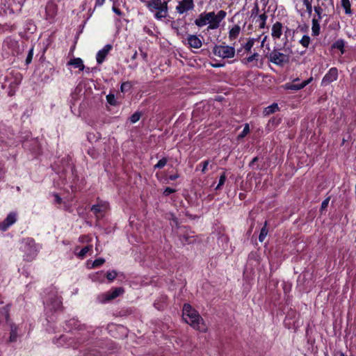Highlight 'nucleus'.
I'll return each mask as SVG.
<instances>
[{
    "label": "nucleus",
    "mask_w": 356,
    "mask_h": 356,
    "mask_svg": "<svg viewBox=\"0 0 356 356\" xmlns=\"http://www.w3.org/2000/svg\"><path fill=\"white\" fill-rule=\"evenodd\" d=\"M33 56V48H31L28 53L26 58V64L29 65L31 63Z\"/></svg>",
    "instance_id": "obj_38"
},
{
    "label": "nucleus",
    "mask_w": 356,
    "mask_h": 356,
    "mask_svg": "<svg viewBox=\"0 0 356 356\" xmlns=\"http://www.w3.org/2000/svg\"><path fill=\"white\" fill-rule=\"evenodd\" d=\"M226 12L224 10H220L216 15L213 12L212 21L210 22V24L207 27V29H216L219 27L221 21L226 17Z\"/></svg>",
    "instance_id": "obj_7"
},
{
    "label": "nucleus",
    "mask_w": 356,
    "mask_h": 356,
    "mask_svg": "<svg viewBox=\"0 0 356 356\" xmlns=\"http://www.w3.org/2000/svg\"><path fill=\"white\" fill-rule=\"evenodd\" d=\"M98 277L94 278V280H97Z\"/></svg>",
    "instance_id": "obj_62"
},
{
    "label": "nucleus",
    "mask_w": 356,
    "mask_h": 356,
    "mask_svg": "<svg viewBox=\"0 0 356 356\" xmlns=\"http://www.w3.org/2000/svg\"><path fill=\"white\" fill-rule=\"evenodd\" d=\"M254 44V38H250L248 42L244 44L243 48L248 52H250Z\"/></svg>",
    "instance_id": "obj_26"
},
{
    "label": "nucleus",
    "mask_w": 356,
    "mask_h": 356,
    "mask_svg": "<svg viewBox=\"0 0 356 356\" xmlns=\"http://www.w3.org/2000/svg\"><path fill=\"white\" fill-rule=\"evenodd\" d=\"M225 180H226V175H225V173L224 172L220 175L218 184L216 187V190L219 189L225 184Z\"/></svg>",
    "instance_id": "obj_36"
},
{
    "label": "nucleus",
    "mask_w": 356,
    "mask_h": 356,
    "mask_svg": "<svg viewBox=\"0 0 356 356\" xmlns=\"http://www.w3.org/2000/svg\"><path fill=\"white\" fill-rule=\"evenodd\" d=\"M341 6L345 10V13L346 15H351L352 14V10L350 8L351 4L349 0H341Z\"/></svg>",
    "instance_id": "obj_22"
},
{
    "label": "nucleus",
    "mask_w": 356,
    "mask_h": 356,
    "mask_svg": "<svg viewBox=\"0 0 356 356\" xmlns=\"http://www.w3.org/2000/svg\"><path fill=\"white\" fill-rule=\"evenodd\" d=\"M132 87V84L129 81H126L122 83L120 90L122 92L129 91Z\"/></svg>",
    "instance_id": "obj_28"
},
{
    "label": "nucleus",
    "mask_w": 356,
    "mask_h": 356,
    "mask_svg": "<svg viewBox=\"0 0 356 356\" xmlns=\"http://www.w3.org/2000/svg\"><path fill=\"white\" fill-rule=\"evenodd\" d=\"M98 275H101L102 277H104V273H103V272H102V271H101V272H99V273H97V276H98Z\"/></svg>",
    "instance_id": "obj_57"
},
{
    "label": "nucleus",
    "mask_w": 356,
    "mask_h": 356,
    "mask_svg": "<svg viewBox=\"0 0 356 356\" xmlns=\"http://www.w3.org/2000/svg\"><path fill=\"white\" fill-rule=\"evenodd\" d=\"M54 197L55 203L60 204L62 202V199L58 194H56V193L54 194Z\"/></svg>",
    "instance_id": "obj_48"
},
{
    "label": "nucleus",
    "mask_w": 356,
    "mask_h": 356,
    "mask_svg": "<svg viewBox=\"0 0 356 356\" xmlns=\"http://www.w3.org/2000/svg\"><path fill=\"white\" fill-rule=\"evenodd\" d=\"M330 200V197H327L326 199H325L322 203L321 207V210L323 211L325 209L329 204V202Z\"/></svg>",
    "instance_id": "obj_41"
},
{
    "label": "nucleus",
    "mask_w": 356,
    "mask_h": 356,
    "mask_svg": "<svg viewBox=\"0 0 356 356\" xmlns=\"http://www.w3.org/2000/svg\"><path fill=\"white\" fill-rule=\"evenodd\" d=\"M143 31L145 33H146L147 34L149 35H154V33L153 31L151 30V29L147 26H145L143 27Z\"/></svg>",
    "instance_id": "obj_47"
},
{
    "label": "nucleus",
    "mask_w": 356,
    "mask_h": 356,
    "mask_svg": "<svg viewBox=\"0 0 356 356\" xmlns=\"http://www.w3.org/2000/svg\"><path fill=\"white\" fill-rule=\"evenodd\" d=\"M113 10L118 15H119V16L122 15V12H121V10L119 8H117L115 7H113Z\"/></svg>",
    "instance_id": "obj_50"
},
{
    "label": "nucleus",
    "mask_w": 356,
    "mask_h": 356,
    "mask_svg": "<svg viewBox=\"0 0 356 356\" xmlns=\"http://www.w3.org/2000/svg\"><path fill=\"white\" fill-rule=\"evenodd\" d=\"M213 15V12L206 13L204 12L201 13L198 18L195 20V24L198 27H202L205 26L207 23L210 24V22L212 21V17Z\"/></svg>",
    "instance_id": "obj_9"
},
{
    "label": "nucleus",
    "mask_w": 356,
    "mask_h": 356,
    "mask_svg": "<svg viewBox=\"0 0 356 356\" xmlns=\"http://www.w3.org/2000/svg\"><path fill=\"white\" fill-rule=\"evenodd\" d=\"M224 66H225V63H221L212 64V67H222Z\"/></svg>",
    "instance_id": "obj_52"
},
{
    "label": "nucleus",
    "mask_w": 356,
    "mask_h": 356,
    "mask_svg": "<svg viewBox=\"0 0 356 356\" xmlns=\"http://www.w3.org/2000/svg\"><path fill=\"white\" fill-rule=\"evenodd\" d=\"M303 5L306 7L307 12L309 15L312 14V3L309 0H302Z\"/></svg>",
    "instance_id": "obj_32"
},
{
    "label": "nucleus",
    "mask_w": 356,
    "mask_h": 356,
    "mask_svg": "<svg viewBox=\"0 0 356 356\" xmlns=\"http://www.w3.org/2000/svg\"><path fill=\"white\" fill-rule=\"evenodd\" d=\"M67 65L74 66L75 68H79L80 71L85 69L83 60L80 58H75L68 61Z\"/></svg>",
    "instance_id": "obj_16"
},
{
    "label": "nucleus",
    "mask_w": 356,
    "mask_h": 356,
    "mask_svg": "<svg viewBox=\"0 0 356 356\" xmlns=\"http://www.w3.org/2000/svg\"><path fill=\"white\" fill-rule=\"evenodd\" d=\"M137 56H138V53H137V51H135L134 54H133V56H131V59H132V60H135V59H136Z\"/></svg>",
    "instance_id": "obj_55"
},
{
    "label": "nucleus",
    "mask_w": 356,
    "mask_h": 356,
    "mask_svg": "<svg viewBox=\"0 0 356 356\" xmlns=\"http://www.w3.org/2000/svg\"><path fill=\"white\" fill-rule=\"evenodd\" d=\"M141 117V113L140 112H135L134 114H132L130 118H129V121L134 124L137 122Z\"/></svg>",
    "instance_id": "obj_27"
},
{
    "label": "nucleus",
    "mask_w": 356,
    "mask_h": 356,
    "mask_svg": "<svg viewBox=\"0 0 356 356\" xmlns=\"http://www.w3.org/2000/svg\"><path fill=\"white\" fill-rule=\"evenodd\" d=\"M183 318L195 330L200 331L205 330L203 319L199 313L189 304H185L183 307Z\"/></svg>",
    "instance_id": "obj_1"
},
{
    "label": "nucleus",
    "mask_w": 356,
    "mask_h": 356,
    "mask_svg": "<svg viewBox=\"0 0 356 356\" xmlns=\"http://www.w3.org/2000/svg\"><path fill=\"white\" fill-rule=\"evenodd\" d=\"M266 225H267V222H265L264 226L261 228V229L260 231V234L259 236V241L260 242H263L264 241L266 236H267L268 229L266 228Z\"/></svg>",
    "instance_id": "obj_25"
},
{
    "label": "nucleus",
    "mask_w": 356,
    "mask_h": 356,
    "mask_svg": "<svg viewBox=\"0 0 356 356\" xmlns=\"http://www.w3.org/2000/svg\"><path fill=\"white\" fill-rule=\"evenodd\" d=\"M339 356H345L343 353H339Z\"/></svg>",
    "instance_id": "obj_58"
},
{
    "label": "nucleus",
    "mask_w": 356,
    "mask_h": 356,
    "mask_svg": "<svg viewBox=\"0 0 356 356\" xmlns=\"http://www.w3.org/2000/svg\"><path fill=\"white\" fill-rule=\"evenodd\" d=\"M259 6H258V4L257 3H254V8H252V11H251V17H257L258 16V14H259Z\"/></svg>",
    "instance_id": "obj_39"
},
{
    "label": "nucleus",
    "mask_w": 356,
    "mask_h": 356,
    "mask_svg": "<svg viewBox=\"0 0 356 356\" xmlns=\"http://www.w3.org/2000/svg\"><path fill=\"white\" fill-rule=\"evenodd\" d=\"M117 277V273L115 270L109 271L106 273V278L109 282L113 281Z\"/></svg>",
    "instance_id": "obj_34"
},
{
    "label": "nucleus",
    "mask_w": 356,
    "mask_h": 356,
    "mask_svg": "<svg viewBox=\"0 0 356 356\" xmlns=\"http://www.w3.org/2000/svg\"><path fill=\"white\" fill-rule=\"evenodd\" d=\"M22 249L28 261L33 259L37 255L38 249L34 240L31 238H27L25 241Z\"/></svg>",
    "instance_id": "obj_5"
},
{
    "label": "nucleus",
    "mask_w": 356,
    "mask_h": 356,
    "mask_svg": "<svg viewBox=\"0 0 356 356\" xmlns=\"http://www.w3.org/2000/svg\"><path fill=\"white\" fill-rule=\"evenodd\" d=\"M209 163V161L207 160L201 163V165H202V172L203 173H205L207 169V166Z\"/></svg>",
    "instance_id": "obj_45"
},
{
    "label": "nucleus",
    "mask_w": 356,
    "mask_h": 356,
    "mask_svg": "<svg viewBox=\"0 0 356 356\" xmlns=\"http://www.w3.org/2000/svg\"><path fill=\"white\" fill-rule=\"evenodd\" d=\"M124 292L122 287H117L111 289L106 293V300H111L120 296Z\"/></svg>",
    "instance_id": "obj_14"
},
{
    "label": "nucleus",
    "mask_w": 356,
    "mask_h": 356,
    "mask_svg": "<svg viewBox=\"0 0 356 356\" xmlns=\"http://www.w3.org/2000/svg\"><path fill=\"white\" fill-rule=\"evenodd\" d=\"M278 110H279V107H278L277 104L273 103L264 109V113L265 115H269L272 113H275Z\"/></svg>",
    "instance_id": "obj_21"
},
{
    "label": "nucleus",
    "mask_w": 356,
    "mask_h": 356,
    "mask_svg": "<svg viewBox=\"0 0 356 356\" xmlns=\"http://www.w3.org/2000/svg\"><path fill=\"white\" fill-rule=\"evenodd\" d=\"M338 78V70L336 67H332L323 76L321 85L327 86L332 82L336 81Z\"/></svg>",
    "instance_id": "obj_8"
},
{
    "label": "nucleus",
    "mask_w": 356,
    "mask_h": 356,
    "mask_svg": "<svg viewBox=\"0 0 356 356\" xmlns=\"http://www.w3.org/2000/svg\"><path fill=\"white\" fill-rule=\"evenodd\" d=\"M175 191H176V190H175V189H173V188H170V187H167V188L164 190V191H163V194L164 195H165V196H168V195H169L170 194L175 193Z\"/></svg>",
    "instance_id": "obj_43"
},
{
    "label": "nucleus",
    "mask_w": 356,
    "mask_h": 356,
    "mask_svg": "<svg viewBox=\"0 0 356 356\" xmlns=\"http://www.w3.org/2000/svg\"><path fill=\"white\" fill-rule=\"evenodd\" d=\"M62 305V301L59 297H54L49 303L47 304V307L50 309L56 311L60 308Z\"/></svg>",
    "instance_id": "obj_17"
},
{
    "label": "nucleus",
    "mask_w": 356,
    "mask_h": 356,
    "mask_svg": "<svg viewBox=\"0 0 356 356\" xmlns=\"http://www.w3.org/2000/svg\"><path fill=\"white\" fill-rule=\"evenodd\" d=\"M188 45L192 48L199 49L202 47V40L195 35H189L187 37Z\"/></svg>",
    "instance_id": "obj_15"
},
{
    "label": "nucleus",
    "mask_w": 356,
    "mask_h": 356,
    "mask_svg": "<svg viewBox=\"0 0 356 356\" xmlns=\"http://www.w3.org/2000/svg\"><path fill=\"white\" fill-rule=\"evenodd\" d=\"M319 19H316V17L312 19V32L314 36H317L320 34V24Z\"/></svg>",
    "instance_id": "obj_19"
},
{
    "label": "nucleus",
    "mask_w": 356,
    "mask_h": 356,
    "mask_svg": "<svg viewBox=\"0 0 356 356\" xmlns=\"http://www.w3.org/2000/svg\"><path fill=\"white\" fill-rule=\"evenodd\" d=\"M0 313L1 314L2 316H4V318L6 321L8 320L9 315H8V309L6 307L1 308Z\"/></svg>",
    "instance_id": "obj_42"
},
{
    "label": "nucleus",
    "mask_w": 356,
    "mask_h": 356,
    "mask_svg": "<svg viewBox=\"0 0 356 356\" xmlns=\"http://www.w3.org/2000/svg\"><path fill=\"white\" fill-rule=\"evenodd\" d=\"M314 11L317 15L316 17V19L321 20L323 17L322 13H323V8L320 6H314Z\"/></svg>",
    "instance_id": "obj_30"
},
{
    "label": "nucleus",
    "mask_w": 356,
    "mask_h": 356,
    "mask_svg": "<svg viewBox=\"0 0 356 356\" xmlns=\"http://www.w3.org/2000/svg\"><path fill=\"white\" fill-rule=\"evenodd\" d=\"M250 131L249 124H245L242 132L238 135V138H244Z\"/></svg>",
    "instance_id": "obj_33"
},
{
    "label": "nucleus",
    "mask_w": 356,
    "mask_h": 356,
    "mask_svg": "<svg viewBox=\"0 0 356 356\" xmlns=\"http://www.w3.org/2000/svg\"><path fill=\"white\" fill-rule=\"evenodd\" d=\"M259 38H254V42H255L256 41H258V40H259Z\"/></svg>",
    "instance_id": "obj_59"
},
{
    "label": "nucleus",
    "mask_w": 356,
    "mask_h": 356,
    "mask_svg": "<svg viewBox=\"0 0 356 356\" xmlns=\"http://www.w3.org/2000/svg\"><path fill=\"white\" fill-rule=\"evenodd\" d=\"M92 245L85 246L80 250V252L79 253H77V254H76L77 257L81 259H83L86 255V254L88 252H89L90 251L92 250Z\"/></svg>",
    "instance_id": "obj_23"
},
{
    "label": "nucleus",
    "mask_w": 356,
    "mask_h": 356,
    "mask_svg": "<svg viewBox=\"0 0 356 356\" xmlns=\"http://www.w3.org/2000/svg\"><path fill=\"white\" fill-rule=\"evenodd\" d=\"M266 39H267V36L266 35V36L263 38V40H262V41H261V47H264V42H266Z\"/></svg>",
    "instance_id": "obj_56"
},
{
    "label": "nucleus",
    "mask_w": 356,
    "mask_h": 356,
    "mask_svg": "<svg viewBox=\"0 0 356 356\" xmlns=\"http://www.w3.org/2000/svg\"><path fill=\"white\" fill-rule=\"evenodd\" d=\"M336 47H337V48H338V49H341V48H343V42H339V41H338V42H337V43H336Z\"/></svg>",
    "instance_id": "obj_54"
},
{
    "label": "nucleus",
    "mask_w": 356,
    "mask_h": 356,
    "mask_svg": "<svg viewBox=\"0 0 356 356\" xmlns=\"http://www.w3.org/2000/svg\"><path fill=\"white\" fill-rule=\"evenodd\" d=\"M300 43L304 47H308L309 43H310V38L307 35H305L302 36V39L300 40Z\"/></svg>",
    "instance_id": "obj_29"
},
{
    "label": "nucleus",
    "mask_w": 356,
    "mask_h": 356,
    "mask_svg": "<svg viewBox=\"0 0 356 356\" xmlns=\"http://www.w3.org/2000/svg\"><path fill=\"white\" fill-rule=\"evenodd\" d=\"M258 159H258V157H257V156L254 157V158L252 160V161L250 162V167H252V168H255V169H259V167L258 165H257V167H254V165H255V163L258 161Z\"/></svg>",
    "instance_id": "obj_46"
},
{
    "label": "nucleus",
    "mask_w": 356,
    "mask_h": 356,
    "mask_svg": "<svg viewBox=\"0 0 356 356\" xmlns=\"http://www.w3.org/2000/svg\"><path fill=\"white\" fill-rule=\"evenodd\" d=\"M266 19L267 15L265 13L261 14L257 16L255 22L256 23L258 24L259 29L265 28Z\"/></svg>",
    "instance_id": "obj_20"
},
{
    "label": "nucleus",
    "mask_w": 356,
    "mask_h": 356,
    "mask_svg": "<svg viewBox=\"0 0 356 356\" xmlns=\"http://www.w3.org/2000/svg\"><path fill=\"white\" fill-rule=\"evenodd\" d=\"M140 55L142 56V58H143V60H145V61L147 60V54L145 51H143L142 50H140Z\"/></svg>",
    "instance_id": "obj_51"
},
{
    "label": "nucleus",
    "mask_w": 356,
    "mask_h": 356,
    "mask_svg": "<svg viewBox=\"0 0 356 356\" xmlns=\"http://www.w3.org/2000/svg\"><path fill=\"white\" fill-rule=\"evenodd\" d=\"M104 262H105V259L103 258L97 259L93 261V263L92 264V268L99 267V266H102Z\"/></svg>",
    "instance_id": "obj_35"
},
{
    "label": "nucleus",
    "mask_w": 356,
    "mask_h": 356,
    "mask_svg": "<svg viewBox=\"0 0 356 356\" xmlns=\"http://www.w3.org/2000/svg\"><path fill=\"white\" fill-rule=\"evenodd\" d=\"M289 56L281 53L278 49H274L268 56V60L278 66H283L289 62Z\"/></svg>",
    "instance_id": "obj_4"
},
{
    "label": "nucleus",
    "mask_w": 356,
    "mask_h": 356,
    "mask_svg": "<svg viewBox=\"0 0 356 356\" xmlns=\"http://www.w3.org/2000/svg\"><path fill=\"white\" fill-rule=\"evenodd\" d=\"M241 32V27L238 25H234L229 32V38L230 40L236 39Z\"/></svg>",
    "instance_id": "obj_18"
},
{
    "label": "nucleus",
    "mask_w": 356,
    "mask_h": 356,
    "mask_svg": "<svg viewBox=\"0 0 356 356\" xmlns=\"http://www.w3.org/2000/svg\"><path fill=\"white\" fill-rule=\"evenodd\" d=\"M113 47L111 44H106L103 49H100L96 56L97 62L98 64H102L105 60L106 57L112 49Z\"/></svg>",
    "instance_id": "obj_12"
},
{
    "label": "nucleus",
    "mask_w": 356,
    "mask_h": 356,
    "mask_svg": "<svg viewBox=\"0 0 356 356\" xmlns=\"http://www.w3.org/2000/svg\"><path fill=\"white\" fill-rule=\"evenodd\" d=\"M147 7L151 12H154L156 19L165 18L168 14V2L162 0H149L147 1Z\"/></svg>",
    "instance_id": "obj_2"
},
{
    "label": "nucleus",
    "mask_w": 356,
    "mask_h": 356,
    "mask_svg": "<svg viewBox=\"0 0 356 356\" xmlns=\"http://www.w3.org/2000/svg\"><path fill=\"white\" fill-rule=\"evenodd\" d=\"M102 206L99 205V204H95V205H92L90 210L95 213V214H97L100 212L102 211Z\"/></svg>",
    "instance_id": "obj_40"
},
{
    "label": "nucleus",
    "mask_w": 356,
    "mask_h": 356,
    "mask_svg": "<svg viewBox=\"0 0 356 356\" xmlns=\"http://www.w3.org/2000/svg\"><path fill=\"white\" fill-rule=\"evenodd\" d=\"M167 162V158H163L158 161V163L154 166V168L161 169L166 165Z\"/></svg>",
    "instance_id": "obj_31"
},
{
    "label": "nucleus",
    "mask_w": 356,
    "mask_h": 356,
    "mask_svg": "<svg viewBox=\"0 0 356 356\" xmlns=\"http://www.w3.org/2000/svg\"><path fill=\"white\" fill-rule=\"evenodd\" d=\"M105 2V0H96L95 6H102Z\"/></svg>",
    "instance_id": "obj_49"
},
{
    "label": "nucleus",
    "mask_w": 356,
    "mask_h": 356,
    "mask_svg": "<svg viewBox=\"0 0 356 356\" xmlns=\"http://www.w3.org/2000/svg\"><path fill=\"white\" fill-rule=\"evenodd\" d=\"M140 1H143V2H145L146 3H147V0H140Z\"/></svg>",
    "instance_id": "obj_60"
},
{
    "label": "nucleus",
    "mask_w": 356,
    "mask_h": 356,
    "mask_svg": "<svg viewBox=\"0 0 356 356\" xmlns=\"http://www.w3.org/2000/svg\"><path fill=\"white\" fill-rule=\"evenodd\" d=\"M282 24L280 22H277L273 24L271 29V35L274 40L280 39L282 35Z\"/></svg>",
    "instance_id": "obj_13"
},
{
    "label": "nucleus",
    "mask_w": 356,
    "mask_h": 356,
    "mask_svg": "<svg viewBox=\"0 0 356 356\" xmlns=\"http://www.w3.org/2000/svg\"><path fill=\"white\" fill-rule=\"evenodd\" d=\"M259 54L258 53H254L250 56L245 58L246 63H251L254 60H258Z\"/></svg>",
    "instance_id": "obj_37"
},
{
    "label": "nucleus",
    "mask_w": 356,
    "mask_h": 356,
    "mask_svg": "<svg viewBox=\"0 0 356 356\" xmlns=\"http://www.w3.org/2000/svg\"><path fill=\"white\" fill-rule=\"evenodd\" d=\"M17 338V327L15 325L11 326V330H10V334L9 338L10 342H15L16 341Z\"/></svg>",
    "instance_id": "obj_24"
},
{
    "label": "nucleus",
    "mask_w": 356,
    "mask_h": 356,
    "mask_svg": "<svg viewBox=\"0 0 356 356\" xmlns=\"http://www.w3.org/2000/svg\"><path fill=\"white\" fill-rule=\"evenodd\" d=\"M312 78H309L307 80H305L301 83L298 84L294 83H286L282 86V88L285 90H299L307 86L312 81Z\"/></svg>",
    "instance_id": "obj_11"
},
{
    "label": "nucleus",
    "mask_w": 356,
    "mask_h": 356,
    "mask_svg": "<svg viewBox=\"0 0 356 356\" xmlns=\"http://www.w3.org/2000/svg\"><path fill=\"white\" fill-rule=\"evenodd\" d=\"M298 81V79H294L293 81Z\"/></svg>",
    "instance_id": "obj_61"
},
{
    "label": "nucleus",
    "mask_w": 356,
    "mask_h": 356,
    "mask_svg": "<svg viewBox=\"0 0 356 356\" xmlns=\"http://www.w3.org/2000/svg\"><path fill=\"white\" fill-rule=\"evenodd\" d=\"M214 55L225 58H232L235 56V49L234 47L219 44L215 45L213 49Z\"/></svg>",
    "instance_id": "obj_3"
},
{
    "label": "nucleus",
    "mask_w": 356,
    "mask_h": 356,
    "mask_svg": "<svg viewBox=\"0 0 356 356\" xmlns=\"http://www.w3.org/2000/svg\"><path fill=\"white\" fill-rule=\"evenodd\" d=\"M194 7L193 0H181L179 2L175 9L179 14H183L189 10H193Z\"/></svg>",
    "instance_id": "obj_6"
},
{
    "label": "nucleus",
    "mask_w": 356,
    "mask_h": 356,
    "mask_svg": "<svg viewBox=\"0 0 356 356\" xmlns=\"http://www.w3.org/2000/svg\"><path fill=\"white\" fill-rule=\"evenodd\" d=\"M17 220V215L15 213H10L6 219L0 222V229L2 231L6 230L10 226L13 225Z\"/></svg>",
    "instance_id": "obj_10"
},
{
    "label": "nucleus",
    "mask_w": 356,
    "mask_h": 356,
    "mask_svg": "<svg viewBox=\"0 0 356 356\" xmlns=\"http://www.w3.org/2000/svg\"><path fill=\"white\" fill-rule=\"evenodd\" d=\"M179 177V175L178 174H175V175H171L169 176V179L172 181H174L175 179H177V178Z\"/></svg>",
    "instance_id": "obj_53"
},
{
    "label": "nucleus",
    "mask_w": 356,
    "mask_h": 356,
    "mask_svg": "<svg viewBox=\"0 0 356 356\" xmlns=\"http://www.w3.org/2000/svg\"><path fill=\"white\" fill-rule=\"evenodd\" d=\"M106 99H107V101L108 102L111 104V105H114L115 104V97L113 95H108L106 96Z\"/></svg>",
    "instance_id": "obj_44"
}]
</instances>
